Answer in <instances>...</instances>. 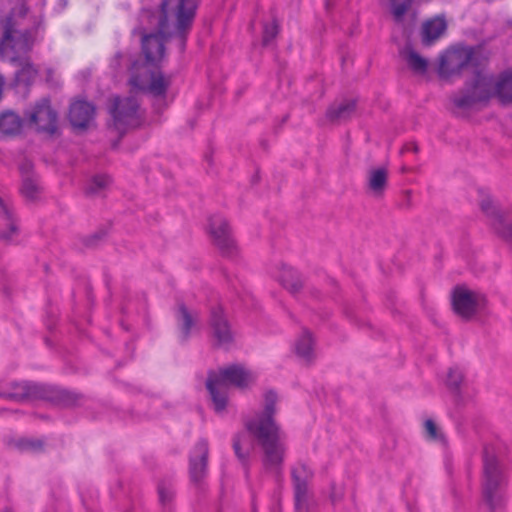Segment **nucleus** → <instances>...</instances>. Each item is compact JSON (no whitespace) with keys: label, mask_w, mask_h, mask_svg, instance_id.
Instances as JSON below:
<instances>
[{"label":"nucleus","mask_w":512,"mask_h":512,"mask_svg":"<svg viewBox=\"0 0 512 512\" xmlns=\"http://www.w3.org/2000/svg\"><path fill=\"white\" fill-rule=\"evenodd\" d=\"M388 182V171L384 167L372 168L367 174V187L375 197L383 195Z\"/></svg>","instance_id":"nucleus-19"},{"label":"nucleus","mask_w":512,"mask_h":512,"mask_svg":"<svg viewBox=\"0 0 512 512\" xmlns=\"http://www.w3.org/2000/svg\"><path fill=\"white\" fill-rule=\"evenodd\" d=\"M37 76V70L34 68V66L28 62H26L22 68L16 73L15 80L16 83L29 85L33 82L35 77Z\"/></svg>","instance_id":"nucleus-28"},{"label":"nucleus","mask_w":512,"mask_h":512,"mask_svg":"<svg viewBox=\"0 0 512 512\" xmlns=\"http://www.w3.org/2000/svg\"><path fill=\"white\" fill-rule=\"evenodd\" d=\"M275 277L291 293L298 292L302 287V280L299 274L293 268L286 265H281L278 268Z\"/></svg>","instance_id":"nucleus-20"},{"label":"nucleus","mask_w":512,"mask_h":512,"mask_svg":"<svg viewBox=\"0 0 512 512\" xmlns=\"http://www.w3.org/2000/svg\"><path fill=\"white\" fill-rule=\"evenodd\" d=\"M481 53V47L458 45L448 48L439 56L437 69L439 77L450 80L460 76L468 66L478 64Z\"/></svg>","instance_id":"nucleus-4"},{"label":"nucleus","mask_w":512,"mask_h":512,"mask_svg":"<svg viewBox=\"0 0 512 512\" xmlns=\"http://www.w3.org/2000/svg\"><path fill=\"white\" fill-rule=\"evenodd\" d=\"M233 449H234V452H235L236 456L238 457V459L242 462V464L244 466H246L248 464L249 451H248V449L243 450V437L242 436L235 437V439L233 441Z\"/></svg>","instance_id":"nucleus-29"},{"label":"nucleus","mask_w":512,"mask_h":512,"mask_svg":"<svg viewBox=\"0 0 512 512\" xmlns=\"http://www.w3.org/2000/svg\"><path fill=\"white\" fill-rule=\"evenodd\" d=\"M356 109V103L353 100H345L337 105L331 106L327 111V117L331 121H341L350 118Z\"/></svg>","instance_id":"nucleus-22"},{"label":"nucleus","mask_w":512,"mask_h":512,"mask_svg":"<svg viewBox=\"0 0 512 512\" xmlns=\"http://www.w3.org/2000/svg\"><path fill=\"white\" fill-rule=\"evenodd\" d=\"M495 94L502 104L512 103V72L507 71L500 75L495 83Z\"/></svg>","instance_id":"nucleus-21"},{"label":"nucleus","mask_w":512,"mask_h":512,"mask_svg":"<svg viewBox=\"0 0 512 512\" xmlns=\"http://www.w3.org/2000/svg\"><path fill=\"white\" fill-rule=\"evenodd\" d=\"M296 354L305 362H309L313 357V341L308 332L297 340L295 345Z\"/></svg>","instance_id":"nucleus-24"},{"label":"nucleus","mask_w":512,"mask_h":512,"mask_svg":"<svg viewBox=\"0 0 512 512\" xmlns=\"http://www.w3.org/2000/svg\"><path fill=\"white\" fill-rule=\"evenodd\" d=\"M495 93V85L491 76L481 71L476 72L471 83L452 99L454 105L465 109L472 105L487 101Z\"/></svg>","instance_id":"nucleus-6"},{"label":"nucleus","mask_w":512,"mask_h":512,"mask_svg":"<svg viewBox=\"0 0 512 512\" xmlns=\"http://www.w3.org/2000/svg\"><path fill=\"white\" fill-rule=\"evenodd\" d=\"M311 473L307 466L301 464L293 469L292 477L295 489V505L299 509L306 501L307 495V479Z\"/></svg>","instance_id":"nucleus-16"},{"label":"nucleus","mask_w":512,"mask_h":512,"mask_svg":"<svg viewBox=\"0 0 512 512\" xmlns=\"http://www.w3.org/2000/svg\"><path fill=\"white\" fill-rule=\"evenodd\" d=\"M210 325L218 345H227L232 342L233 334L222 307L219 306L212 310Z\"/></svg>","instance_id":"nucleus-14"},{"label":"nucleus","mask_w":512,"mask_h":512,"mask_svg":"<svg viewBox=\"0 0 512 512\" xmlns=\"http://www.w3.org/2000/svg\"><path fill=\"white\" fill-rule=\"evenodd\" d=\"M452 305L459 316L470 318L476 312V294L464 287H456L453 291Z\"/></svg>","instance_id":"nucleus-11"},{"label":"nucleus","mask_w":512,"mask_h":512,"mask_svg":"<svg viewBox=\"0 0 512 512\" xmlns=\"http://www.w3.org/2000/svg\"><path fill=\"white\" fill-rule=\"evenodd\" d=\"M462 378L463 376L459 369H450L448 373L447 384L450 387L457 389L462 381Z\"/></svg>","instance_id":"nucleus-32"},{"label":"nucleus","mask_w":512,"mask_h":512,"mask_svg":"<svg viewBox=\"0 0 512 512\" xmlns=\"http://www.w3.org/2000/svg\"><path fill=\"white\" fill-rule=\"evenodd\" d=\"M278 33V25L276 22H272L269 25H266L263 33V42L264 44H268Z\"/></svg>","instance_id":"nucleus-33"},{"label":"nucleus","mask_w":512,"mask_h":512,"mask_svg":"<svg viewBox=\"0 0 512 512\" xmlns=\"http://www.w3.org/2000/svg\"><path fill=\"white\" fill-rule=\"evenodd\" d=\"M0 217L4 221V223L8 226V230H1L0 229V238L2 239H10L11 236L16 231L15 223L12 219V215L10 213L9 208L4 203V201L0 198Z\"/></svg>","instance_id":"nucleus-25"},{"label":"nucleus","mask_w":512,"mask_h":512,"mask_svg":"<svg viewBox=\"0 0 512 512\" xmlns=\"http://www.w3.org/2000/svg\"><path fill=\"white\" fill-rule=\"evenodd\" d=\"M29 119L38 131L53 134L57 129V114L51 108L48 99L36 103L29 114Z\"/></svg>","instance_id":"nucleus-9"},{"label":"nucleus","mask_w":512,"mask_h":512,"mask_svg":"<svg viewBox=\"0 0 512 512\" xmlns=\"http://www.w3.org/2000/svg\"><path fill=\"white\" fill-rule=\"evenodd\" d=\"M22 122L14 112H5L0 115V133L4 136L16 135L20 132Z\"/></svg>","instance_id":"nucleus-23"},{"label":"nucleus","mask_w":512,"mask_h":512,"mask_svg":"<svg viewBox=\"0 0 512 512\" xmlns=\"http://www.w3.org/2000/svg\"><path fill=\"white\" fill-rule=\"evenodd\" d=\"M409 67L416 73L424 74L428 67V62L425 58L420 56L417 52L412 49L407 51L406 56Z\"/></svg>","instance_id":"nucleus-27"},{"label":"nucleus","mask_w":512,"mask_h":512,"mask_svg":"<svg viewBox=\"0 0 512 512\" xmlns=\"http://www.w3.org/2000/svg\"><path fill=\"white\" fill-rule=\"evenodd\" d=\"M21 394L20 393H10V394H6L5 396L7 397H10V398H16V397H19Z\"/></svg>","instance_id":"nucleus-36"},{"label":"nucleus","mask_w":512,"mask_h":512,"mask_svg":"<svg viewBox=\"0 0 512 512\" xmlns=\"http://www.w3.org/2000/svg\"><path fill=\"white\" fill-rule=\"evenodd\" d=\"M30 48L29 36L24 33L17 36L12 17H7L4 23V34L0 43V54L4 59L15 61L16 50L27 51Z\"/></svg>","instance_id":"nucleus-8"},{"label":"nucleus","mask_w":512,"mask_h":512,"mask_svg":"<svg viewBox=\"0 0 512 512\" xmlns=\"http://www.w3.org/2000/svg\"><path fill=\"white\" fill-rule=\"evenodd\" d=\"M178 322L181 327L183 338H187L191 328L195 323L193 315L187 310L184 305H180L178 309Z\"/></svg>","instance_id":"nucleus-26"},{"label":"nucleus","mask_w":512,"mask_h":512,"mask_svg":"<svg viewBox=\"0 0 512 512\" xmlns=\"http://www.w3.org/2000/svg\"><path fill=\"white\" fill-rule=\"evenodd\" d=\"M481 208L491 218L490 224L495 232L505 239H512V227L505 226L504 214L493 207L489 200L482 201Z\"/></svg>","instance_id":"nucleus-15"},{"label":"nucleus","mask_w":512,"mask_h":512,"mask_svg":"<svg viewBox=\"0 0 512 512\" xmlns=\"http://www.w3.org/2000/svg\"><path fill=\"white\" fill-rule=\"evenodd\" d=\"M26 13H27V8H26V6H25L24 4H21V6H20V10H19V14H20L21 16H24V15H26Z\"/></svg>","instance_id":"nucleus-35"},{"label":"nucleus","mask_w":512,"mask_h":512,"mask_svg":"<svg viewBox=\"0 0 512 512\" xmlns=\"http://www.w3.org/2000/svg\"><path fill=\"white\" fill-rule=\"evenodd\" d=\"M255 380L256 375L240 365H231L223 368L218 374L210 373L206 386L216 412L225 410L230 385L243 389L249 387Z\"/></svg>","instance_id":"nucleus-3"},{"label":"nucleus","mask_w":512,"mask_h":512,"mask_svg":"<svg viewBox=\"0 0 512 512\" xmlns=\"http://www.w3.org/2000/svg\"><path fill=\"white\" fill-rule=\"evenodd\" d=\"M504 486L505 479L496 458L486 451L483 460V495L492 512L504 503Z\"/></svg>","instance_id":"nucleus-5"},{"label":"nucleus","mask_w":512,"mask_h":512,"mask_svg":"<svg viewBox=\"0 0 512 512\" xmlns=\"http://www.w3.org/2000/svg\"><path fill=\"white\" fill-rule=\"evenodd\" d=\"M447 24L443 17H434L422 25V41L426 46L434 44L446 31Z\"/></svg>","instance_id":"nucleus-17"},{"label":"nucleus","mask_w":512,"mask_h":512,"mask_svg":"<svg viewBox=\"0 0 512 512\" xmlns=\"http://www.w3.org/2000/svg\"><path fill=\"white\" fill-rule=\"evenodd\" d=\"M4 512H11V511L7 509V510H5Z\"/></svg>","instance_id":"nucleus-37"},{"label":"nucleus","mask_w":512,"mask_h":512,"mask_svg":"<svg viewBox=\"0 0 512 512\" xmlns=\"http://www.w3.org/2000/svg\"><path fill=\"white\" fill-rule=\"evenodd\" d=\"M208 231L214 244L224 254H231L234 250V241L226 220L221 216H214L210 219Z\"/></svg>","instance_id":"nucleus-10"},{"label":"nucleus","mask_w":512,"mask_h":512,"mask_svg":"<svg viewBox=\"0 0 512 512\" xmlns=\"http://www.w3.org/2000/svg\"><path fill=\"white\" fill-rule=\"evenodd\" d=\"M277 400L275 392L267 391L264 395L262 413L245 423L247 431L258 441L263 450L265 467L271 470H277L280 467L286 450L280 429L274 420Z\"/></svg>","instance_id":"nucleus-2"},{"label":"nucleus","mask_w":512,"mask_h":512,"mask_svg":"<svg viewBox=\"0 0 512 512\" xmlns=\"http://www.w3.org/2000/svg\"><path fill=\"white\" fill-rule=\"evenodd\" d=\"M170 11L176 18V32L179 38L180 50L185 49L186 35L191 29L195 11V0H163L161 3L162 19L156 33L143 36L142 50L146 61L141 65L134 63L131 67L130 85L139 90L148 91L154 96H164L170 84V79L155 66L164 58L166 29Z\"/></svg>","instance_id":"nucleus-1"},{"label":"nucleus","mask_w":512,"mask_h":512,"mask_svg":"<svg viewBox=\"0 0 512 512\" xmlns=\"http://www.w3.org/2000/svg\"><path fill=\"white\" fill-rule=\"evenodd\" d=\"M111 101L110 113L113 118V125L117 131L122 133L130 127L139 125V103L135 97L131 96L124 99L114 97Z\"/></svg>","instance_id":"nucleus-7"},{"label":"nucleus","mask_w":512,"mask_h":512,"mask_svg":"<svg viewBox=\"0 0 512 512\" xmlns=\"http://www.w3.org/2000/svg\"><path fill=\"white\" fill-rule=\"evenodd\" d=\"M158 493H159V499L160 501L165 504L169 502L173 497V491L171 488H167L163 485H160L158 487Z\"/></svg>","instance_id":"nucleus-34"},{"label":"nucleus","mask_w":512,"mask_h":512,"mask_svg":"<svg viewBox=\"0 0 512 512\" xmlns=\"http://www.w3.org/2000/svg\"><path fill=\"white\" fill-rule=\"evenodd\" d=\"M21 173L23 176L21 193L22 195L30 201L36 200L40 194V186L38 184L37 178L34 175H31L30 172L32 170V164L26 161L21 166Z\"/></svg>","instance_id":"nucleus-18"},{"label":"nucleus","mask_w":512,"mask_h":512,"mask_svg":"<svg viewBox=\"0 0 512 512\" xmlns=\"http://www.w3.org/2000/svg\"><path fill=\"white\" fill-rule=\"evenodd\" d=\"M208 443L200 440L194 447L190 457V476L192 481H201L207 473Z\"/></svg>","instance_id":"nucleus-12"},{"label":"nucleus","mask_w":512,"mask_h":512,"mask_svg":"<svg viewBox=\"0 0 512 512\" xmlns=\"http://www.w3.org/2000/svg\"><path fill=\"white\" fill-rule=\"evenodd\" d=\"M95 107L82 99L73 101L69 109V120L76 128H86L92 121Z\"/></svg>","instance_id":"nucleus-13"},{"label":"nucleus","mask_w":512,"mask_h":512,"mask_svg":"<svg viewBox=\"0 0 512 512\" xmlns=\"http://www.w3.org/2000/svg\"><path fill=\"white\" fill-rule=\"evenodd\" d=\"M108 183H109V178L107 176H104V175L95 176L92 179L91 184L87 189V192L89 194L98 193L102 188L106 187L108 185Z\"/></svg>","instance_id":"nucleus-30"},{"label":"nucleus","mask_w":512,"mask_h":512,"mask_svg":"<svg viewBox=\"0 0 512 512\" xmlns=\"http://www.w3.org/2000/svg\"><path fill=\"white\" fill-rule=\"evenodd\" d=\"M424 429L426 436L431 440H438L441 438V433L439 432L436 424L433 420L428 419L425 421Z\"/></svg>","instance_id":"nucleus-31"}]
</instances>
